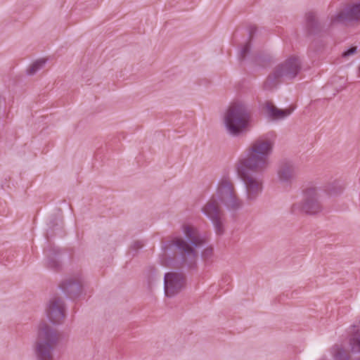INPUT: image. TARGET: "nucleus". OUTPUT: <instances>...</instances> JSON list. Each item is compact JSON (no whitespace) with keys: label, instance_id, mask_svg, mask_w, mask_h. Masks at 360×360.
<instances>
[{"label":"nucleus","instance_id":"nucleus-1","mask_svg":"<svg viewBox=\"0 0 360 360\" xmlns=\"http://www.w3.org/2000/svg\"><path fill=\"white\" fill-rule=\"evenodd\" d=\"M273 146L269 139L259 137L238 160L237 173L244 183L246 199L250 202L255 201L262 191L263 181L256 174L262 173L268 167Z\"/></svg>","mask_w":360,"mask_h":360},{"label":"nucleus","instance_id":"nucleus-2","mask_svg":"<svg viewBox=\"0 0 360 360\" xmlns=\"http://www.w3.org/2000/svg\"><path fill=\"white\" fill-rule=\"evenodd\" d=\"M183 232L192 246L181 238H176L163 243L162 250L166 252L167 250L176 248L181 255L182 262L189 268H194L196 266L198 257V253L195 248L203 245L206 239L199 233L197 229L189 225L183 226Z\"/></svg>","mask_w":360,"mask_h":360},{"label":"nucleus","instance_id":"nucleus-3","mask_svg":"<svg viewBox=\"0 0 360 360\" xmlns=\"http://www.w3.org/2000/svg\"><path fill=\"white\" fill-rule=\"evenodd\" d=\"M58 341L57 332L46 323L39 326L35 344V354L38 360H53V352Z\"/></svg>","mask_w":360,"mask_h":360},{"label":"nucleus","instance_id":"nucleus-4","mask_svg":"<svg viewBox=\"0 0 360 360\" xmlns=\"http://www.w3.org/2000/svg\"><path fill=\"white\" fill-rule=\"evenodd\" d=\"M301 70V62L296 56H291L278 65L273 73L264 82V89L272 90L276 87L280 79L291 80L297 77Z\"/></svg>","mask_w":360,"mask_h":360},{"label":"nucleus","instance_id":"nucleus-5","mask_svg":"<svg viewBox=\"0 0 360 360\" xmlns=\"http://www.w3.org/2000/svg\"><path fill=\"white\" fill-rule=\"evenodd\" d=\"M250 114L242 103L231 105L226 111L224 123L228 131L234 136L240 134L249 125Z\"/></svg>","mask_w":360,"mask_h":360},{"label":"nucleus","instance_id":"nucleus-6","mask_svg":"<svg viewBox=\"0 0 360 360\" xmlns=\"http://www.w3.org/2000/svg\"><path fill=\"white\" fill-rule=\"evenodd\" d=\"M216 195L217 200L229 210H237L242 207V200L237 196L233 184L227 178L219 182Z\"/></svg>","mask_w":360,"mask_h":360},{"label":"nucleus","instance_id":"nucleus-7","mask_svg":"<svg viewBox=\"0 0 360 360\" xmlns=\"http://www.w3.org/2000/svg\"><path fill=\"white\" fill-rule=\"evenodd\" d=\"M291 211L294 214L304 212L307 214L314 215L322 211V206L318 200L316 188H307L304 191V202L295 203L292 206Z\"/></svg>","mask_w":360,"mask_h":360},{"label":"nucleus","instance_id":"nucleus-8","mask_svg":"<svg viewBox=\"0 0 360 360\" xmlns=\"http://www.w3.org/2000/svg\"><path fill=\"white\" fill-rule=\"evenodd\" d=\"M360 23V2L348 4L330 18L328 27L335 25H354Z\"/></svg>","mask_w":360,"mask_h":360},{"label":"nucleus","instance_id":"nucleus-9","mask_svg":"<svg viewBox=\"0 0 360 360\" xmlns=\"http://www.w3.org/2000/svg\"><path fill=\"white\" fill-rule=\"evenodd\" d=\"M202 212L212 221L216 233L222 235L224 232L223 212L219 209L217 200L212 198L202 208Z\"/></svg>","mask_w":360,"mask_h":360},{"label":"nucleus","instance_id":"nucleus-10","mask_svg":"<svg viewBox=\"0 0 360 360\" xmlns=\"http://www.w3.org/2000/svg\"><path fill=\"white\" fill-rule=\"evenodd\" d=\"M185 276L181 273L169 272L164 276L165 294L172 297L179 293L185 287Z\"/></svg>","mask_w":360,"mask_h":360},{"label":"nucleus","instance_id":"nucleus-11","mask_svg":"<svg viewBox=\"0 0 360 360\" xmlns=\"http://www.w3.org/2000/svg\"><path fill=\"white\" fill-rule=\"evenodd\" d=\"M46 314L49 319L53 324L60 323L65 318V305L63 300L57 296L49 301Z\"/></svg>","mask_w":360,"mask_h":360},{"label":"nucleus","instance_id":"nucleus-12","mask_svg":"<svg viewBox=\"0 0 360 360\" xmlns=\"http://www.w3.org/2000/svg\"><path fill=\"white\" fill-rule=\"evenodd\" d=\"M297 174V168L290 162L284 161L281 162L277 170L278 181L285 185H291Z\"/></svg>","mask_w":360,"mask_h":360},{"label":"nucleus","instance_id":"nucleus-13","mask_svg":"<svg viewBox=\"0 0 360 360\" xmlns=\"http://www.w3.org/2000/svg\"><path fill=\"white\" fill-rule=\"evenodd\" d=\"M306 27L310 34H316L325 31V24H321L313 12H308L305 15Z\"/></svg>","mask_w":360,"mask_h":360},{"label":"nucleus","instance_id":"nucleus-14","mask_svg":"<svg viewBox=\"0 0 360 360\" xmlns=\"http://www.w3.org/2000/svg\"><path fill=\"white\" fill-rule=\"evenodd\" d=\"M44 252L47 257V267L54 271H58L60 269V264L56 256L60 254V250L50 245L48 248L44 250Z\"/></svg>","mask_w":360,"mask_h":360},{"label":"nucleus","instance_id":"nucleus-15","mask_svg":"<svg viewBox=\"0 0 360 360\" xmlns=\"http://www.w3.org/2000/svg\"><path fill=\"white\" fill-rule=\"evenodd\" d=\"M63 235V231L62 220L58 217H53L50 220L49 223V228L46 230V238L47 240H49L50 238L54 236H62Z\"/></svg>","mask_w":360,"mask_h":360},{"label":"nucleus","instance_id":"nucleus-16","mask_svg":"<svg viewBox=\"0 0 360 360\" xmlns=\"http://www.w3.org/2000/svg\"><path fill=\"white\" fill-rule=\"evenodd\" d=\"M60 289L69 297H75L77 296L81 290V285L72 279L63 281L60 285Z\"/></svg>","mask_w":360,"mask_h":360},{"label":"nucleus","instance_id":"nucleus-17","mask_svg":"<svg viewBox=\"0 0 360 360\" xmlns=\"http://www.w3.org/2000/svg\"><path fill=\"white\" fill-rule=\"evenodd\" d=\"M266 109L271 117L276 120H282L290 115L294 108L278 109L270 103H266Z\"/></svg>","mask_w":360,"mask_h":360},{"label":"nucleus","instance_id":"nucleus-18","mask_svg":"<svg viewBox=\"0 0 360 360\" xmlns=\"http://www.w3.org/2000/svg\"><path fill=\"white\" fill-rule=\"evenodd\" d=\"M147 288L151 292L156 285V270L154 267L150 268L146 274Z\"/></svg>","mask_w":360,"mask_h":360},{"label":"nucleus","instance_id":"nucleus-19","mask_svg":"<svg viewBox=\"0 0 360 360\" xmlns=\"http://www.w3.org/2000/svg\"><path fill=\"white\" fill-rule=\"evenodd\" d=\"M257 28L254 26H251L249 30V41L247 42L241 49L240 52V56L242 59H244L246 55L250 53V41L253 34L256 32Z\"/></svg>","mask_w":360,"mask_h":360},{"label":"nucleus","instance_id":"nucleus-20","mask_svg":"<svg viewBox=\"0 0 360 360\" xmlns=\"http://www.w3.org/2000/svg\"><path fill=\"white\" fill-rule=\"evenodd\" d=\"M349 345L352 352H360V333H354L349 339Z\"/></svg>","mask_w":360,"mask_h":360},{"label":"nucleus","instance_id":"nucleus-21","mask_svg":"<svg viewBox=\"0 0 360 360\" xmlns=\"http://www.w3.org/2000/svg\"><path fill=\"white\" fill-rule=\"evenodd\" d=\"M46 63V60L45 59H39L36 60L27 70V73L30 75H34L45 65Z\"/></svg>","mask_w":360,"mask_h":360},{"label":"nucleus","instance_id":"nucleus-22","mask_svg":"<svg viewBox=\"0 0 360 360\" xmlns=\"http://www.w3.org/2000/svg\"><path fill=\"white\" fill-rule=\"evenodd\" d=\"M343 191V187L341 185H332L329 186L326 191L328 195H337L338 193H340Z\"/></svg>","mask_w":360,"mask_h":360},{"label":"nucleus","instance_id":"nucleus-23","mask_svg":"<svg viewBox=\"0 0 360 360\" xmlns=\"http://www.w3.org/2000/svg\"><path fill=\"white\" fill-rule=\"evenodd\" d=\"M144 246V243L142 240H136L130 246V250L134 251V255L137 253L139 250L141 249Z\"/></svg>","mask_w":360,"mask_h":360},{"label":"nucleus","instance_id":"nucleus-24","mask_svg":"<svg viewBox=\"0 0 360 360\" xmlns=\"http://www.w3.org/2000/svg\"><path fill=\"white\" fill-rule=\"evenodd\" d=\"M335 360H350L349 356L343 350L338 351L335 355Z\"/></svg>","mask_w":360,"mask_h":360},{"label":"nucleus","instance_id":"nucleus-25","mask_svg":"<svg viewBox=\"0 0 360 360\" xmlns=\"http://www.w3.org/2000/svg\"><path fill=\"white\" fill-rule=\"evenodd\" d=\"M356 52V47L352 46V47H350L349 49H348L347 51H345L344 52H342V56L343 58H347L352 54H354Z\"/></svg>","mask_w":360,"mask_h":360},{"label":"nucleus","instance_id":"nucleus-26","mask_svg":"<svg viewBox=\"0 0 360 360\" xmlns=\"http://www.w3.org/2000/svg\"><path fill=\"white\" fill-rule=\"evenodd\" d=\"M212 255V248H207L202 252V257L204 258H208Z\"/></svg>","mask_w":360,"mask_h":360},{"label":"nucleus","instance_id":"nucleus-27","mask_svg":"<svg viewBox=\"0 0 360 360\" xmlns=\"http://www.w3.org/2000/svg\"><path fill=\"white\" fill-rule=\"evenodd\" d=\"M358 77H360V65L358 69Z\"/></svg>","mask_w":360,"mask_h":360}]
</instances>
